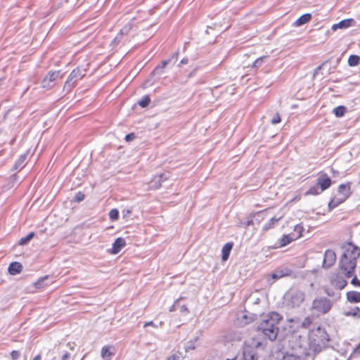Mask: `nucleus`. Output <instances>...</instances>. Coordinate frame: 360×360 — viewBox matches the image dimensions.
Instances as JSON below:
<instances>
[{
	"label": "nucleus",
	"instance_id": "nucleus-5",
	"mask_svg": "<svg viewBox=\"0 0 360 360\" xmlns=\"http://www.w3.org/2000/svg\"><path fill=\"white\" fill-rule=\"evenodd\" d=\"M352 193L351 182L348 181L347 183L340 184L337 188L336 193L328 202L329 210H333L340 204L345 202L351 196Z\"/></svg>",
	"mask_w": 360,
	"mask_h": 360
},
{
	"label": "nucleus",
	"instance_id": "nucleus-8",
	"mask_svg": "<svg viewBox=\"0 0 360 360\" xmlns=\"http://www.w3.org/2000/svg\"><path fill=\"white\" fill-rule=\"evenodd\" d=\"M260 345V342L252 340V342H245L243 349V356L245 360H257V356L255 349L257 348Z\"/></svg>",
	"mask_w": 360,
	"mask_h": 360
},
{
	"label": "nucleus",
	"instance_id": "nucleus-29",
	"mask_svg": "<svg viewBox=\"0 0 360 360\" xmlns=\"http://www.w3.org/2000/svg\"><path fill=\"white\" fill-rule=\"evenodd\" d=\"M109 217L112 221H115L119 218V211L117 209H112L109 212Z\"/></svg>",
	"mask_w": 360,
	"mask_h": 360
},
{
	"label": "nucleus",
	"instance_id": "nucleus-40",
	"mask_svg": "<svg viewBox=\"0 0 360 360\" xmlns=\"http://www.w3.org/2000/svg\"><path fill=\"white\" fill-rule=\"evenodd\" d=\"M70 354L68 353V352H65L62 358H61V360H70Z\"/></svg>",
	"mask_w": 360,
	"mask_h": 360
},
{
	"label": "nucleus",
	"instance_id": "nucleus-38",
	"mask_svg": "<svg viewBox=\"0 0 360 360\" xmlns=\"http://www.w3.org/2000/svg\"><path fill=\"white\" fill-rule=\"evenodd\" d=\"M311 323V318L310 317H307L304 319V321H303V326L304 327H307L309 326L310 324Z\"/></svg>",
	"mask_w": 360,
	"mask_h": 360
},
{
	"label": "nucleus",
	"instance_id": "nucleus-14",
	"mask_svg": "<svg viewBox=\"0 0 360 360\" xmlns=\"http://www.w3.org/2000/svg\"><path fill=\"white\" fill-rule=\"evenodd\" d=\"M125 245V240L123 238H117L112 244L110 253L112 255L117 254Z\"/></svg>",
	"mask_w": 360,
	"mask_h": 360
},
{
	"label": "nucleus",
	"instance_id": "nucleus-16",
	"mask_svg": "<svg viewBox=\"0 0 360 360\" xmlns=\"http://www.w3.org/2000/svg\"><path fill=\"white\" fill-rule=\"evenodd\" d=\"M22 270V266L20 262H13L10 264L8 268V273L11 275L20 274Z\"/></svg>",
	"mask_w": 360,
	"mask_h": 360
},
{
	"label": "nucleus",
	"instance_id": "nucleus-26",
	"mask_svg": "<svg viewBox=\"0 0 360 360\" xmlns=\"http://www.w3.org/2000/svg\"><path fill=\"white\" fill-rule=\"evenodd\" d=\"M323 191H321V188L317 184L316 186H311L307 192L306 195H316L321 193Z\"/></svg>",
	"mask_w": 360,
	"mask_h": 360
},
{
	"label": "nucleus",
	"instance_id": "nucleus-20",
	"mask_svg": "<svg viewBox=\"0 0 360 360\" xmlns=\"http://www.w3.org/2000/svg\"><path fill=\"white\" fill-rule=\"evenodd\" d=\"M112 346L105 345L102 347L101 351V356L105 360H110L113 353L110 351Z\"/></svg>",
	"mask_w": 360,
	"mask_h": 360
},
{
	"label": "nucleus",
	"instance_id": "nucleus-21",
	"mask_svg": "<svg viewBox=\"0 0 360 360\" xmlns=\"http://www.w3.org/2000/svg\"><path fill=\"white\" fill-rule=\"evenodd\" d=\"M295 240L292 237H291L290 235H283L282 238L280 239L279 241V247L283 248L286 246L287 245L290 244L291 242H292Z\"/></svg>",
	"mask_w": 360,
	"mask_h": 360
},
{
	"label": "nucleus",
	"instance_id": "nucleus-19",
	"mask_svg": "<svg viewBox=\"0 0 360 360\" xmlns=\"http://www.w3.org/2000/svg\"><path fill=\"white\" fill-rule=\"evenodd\" d=\"M311 15L310 13H306L301 15L298 19H297L294 25L297 27H299L309 22L311 20Z\"/></svg>",
	"mask_w": 360,
	"mask_h": 360
},
{
	"label": "nucleus",
	"instance_id": "nucleus-31",
	"mask_svg": "<svg viewBox=\"0 0 360 360\" xmlns=\"http://www.w3.org/2000/svg\"><path fill=\"white\" fill-rule=\"evenodd\" d=\"M281 121V118L280 114L278 112H276L274 115L273 118L271 119V122L272 124H276L280 123Z\"/></svg>",
	"mask_w": 360,
	"mask_h": 360
},
{
	"label": "nucleus",
	"instance_id": "nucleus-13",
	"mask_svg": "<svg viewBox=\"0 0 360 360\" xmlns=\"http://www.w3.org/2000/svg\"><path fill=\"white\" fill-rule=\"evenodd\" d=\"M84 72L85 70H82L79 68L74 69L68 76L65 85L70 82H75L77 79L83 78L85 75Z\"/></svg>",
	"mask_w": 360,
	"mask_h": 360
},
{
	"label": "nucleus",
	"instance_id": "nucleus-22",
	"mask_svg": "<svg viewBox=\"0 0 360 360\" xmlns=\"http://www.w3.org/2000/svg\"><path fill=\"white\" fill-rule=\"evenodd\" d=\"M360 63V57L357 55H351L348 58L349 66H356Z\"/></svg>",
	"mask_w": 360,
	"mask_h": 360
},
{
	"label": "nucleus",
	"instance_id": "nucleus-12",
	"mask_svg": "<svg viewBox=\"0 0 360 360\" xmlns=\"http://www.w3.org/2000/svg\"><path fill=\"white\" fill-rule=\"evenodd\" d=\"M59 74V70L49 71L41 81V87L44 89L51 88L52 86L51 83L56 80Z\"/></svg>",
	"mask_w": 360,
	"mask_h": 360
},
{
	"label": "nucleus",
	"instance_id": "nucleus-4",
	"mask_svg": "<svg viewBox=\"0 0 360 360\" xmlns=\"http://www.w3.org/2000/svg\"><path fill=\"white\" fill-rule=\"evenodd\" d=\"M343 253L339 264L356 268V260L360 255V250L352 243H346L342 246Z\"/></svg>",
	"mask_w": 360,
	"mask_h": 360
},
{
	"label": "nucleus",
	"instance_id": "nucleus-25",
	"mask_svg": "<svg viewBox=\"0 0 360 360\" xmlns=\"http://www.w3.org/2000/svg\"><path fill=\"white\" fill-rule=\"evenodd\" d=\"M345 314L347 316L360 317V308L358 307H355L351 309L349 311H346Z\"/></svg>",
	"mask_w": 360,
	"mask_h": 360
},
{
	"label": "nucleus",
	"instance_id": "nucleus-32",
	"mask_svg": "<svg viewBox=\"0 0 360 360\" xmlns=\"http://www.w3.org/2000/svg\"><path fill=\"white\" fill-rule=\"evenodd\" d=\"M351 284L355 287H360V281L357 278V276L354 274V276L351 278Z\"/></svg>",
	"mask_w": 360,
	"mask_h": 360
},
{
	"label": "nucleus",
	"instance_id": "nucleus-17",
	"mask_svg": "<svg viewBox=\"0 0 360 360\" xmlns=\"http://www.w3.org/2000/svg\"><path fill=\"white\" fill-rule=\"evenodd\" d=\"M233 243L232 242L226 243L221 250V259L224 262L226 261L229 257L230 252L233 248Z\"/></svg>",
	"mask_w": 360,
	"mask_h": 360
},
{
	"label": "nucleus",
	"instance_id": "nucleus-39",
	"mask_svg": "<svg viewBox=\"0 0 360 360\" xmlns=\"http://www.w3.org/2000/svg\"><path fill=\"white\" fill-rule=\"evenodd\" d=\"M47 278H48V276H46L42 277V278H41L40 279H39V280L35 283V284H34V285H35V286H36L37 288H39V286L41 285V283L44 280L46 279Z\"/></svg>",
	"mask_w": 360,
	"mask_h": 360
},
{
	"label": "nucleus",
	"instance_id": "nucleus-27",
	"mask_svg": "<svg viewBox=\"0 0 360 360\" xmlns=\"http://www.w3.org/2000/svg\"><path fill=\"white\" fill-rule=\"evenodd\" d=\"M34 236V232H30L27 236L25 237H22L20 239L18 244L20 245H24L27 244L31 239H32Z\"/></svg>",
	"mask_w": 360,
	"mask_h": 360
},
{
	"label": "nucleus",
	"instance_id": "nucleus-44",
	"mask_svg": "<svg viewBox=\"0 0 360 360\" xmlns=\"http://www.w3.org/2000/svg\"><path fill=\"white\" fill-rule=\"evenodd\" d=\"M236 358L235 357V358H233V359H227L226 360H236Z\"/></svg>",
	"mask_w": 360,
	"mask_h": 360
},
{
	"label": "nucleus",
	"instance_id": "nucleus-24",
	"mask_svg": "<svg viewBox=\"0 0 360 360\" xmlns=\"http://www.w3.org/2000/svg\"><path fill=\"white\" fill-rule=\"evenodd\" d=\"M346 112V108L343 105H340L333 109V113L336 117H342Z\"/></svg>",
	"mask_w": 360,
	"mask_h": 360
},
{
	"label": "nucleus",
	"instance_id": "nucleus-41",
	"mask_svg": "<svg viewBox=\"0 0 360 360\" xmlns=\"http://www.w3.org/2000/svg\"><path fill=\"white\" fill-rule=\"evenodd\" d=\"M167 64H168V60H163V61H162L161 68H165Z\"/></svg>",
	"mask_w": 360,
	"mask_h": 360
},
{
	"label": "nucleus",
	"instance_id": "nucleus-10",
	"mask_svg": "<svg viewBox=\"0 0 360 360\" xmlns=\"http://www.w3.org/2000/svg\"><path fill=\"white\" fill-rule=\"evenodd\" d=\"M337 259L335 252L330 249L326 250L323 255L322 266L324 269H329L334 265Z\"/></svg>",
	"mask_w": 360,
	"mask_h": 360
},
{
	"label": "nucleus",
	"instance_id": "nucleus-18",
	"mask_svg": "<svg viewBox=\"0 0 360 360\" xmlns=\"http://www.w3.org/2000/svg\"><path fill=\"white\" fill-rule=\"evenodd\" d=\"M347 300L352 303L360 302V292L357 291H349L347 292Z\"/></svg>",
	"mask_w": 360,
	"mask_h": 360
},
{
	"label": "nucleus",
	"instance_id": "nucleus-30",
	"mask_svg": "<svg viewBox=\"0 0 360 360\" xmlns=\"http://www.w3.org/2000/svg\"><path fill=\"white\" fill-rule=\"evenodd\" d=\"M84 197H85L84 194L82 192L79 191L76 193V195L74 198V201L76 202H79L84 199Z\"/></svg>",
	"mask_w": 360,
	"mask_h": 360
},
{
	"label": "nucleus",
	"instance_id": "nucleus-45",
	"mask_svg": "<svg viewBox=\"0 0 360 360\" xmlns=\"http://www.w3.org/2000/svg\"><path fill=\"white\" fill-rule=\"evenodd\" d=\"M181 63H186L184 60H182Z\"/></svg>",
	"mask_w": 360,
	"mask_h": 360
},
{
	"label": "nucleus",
	"instance_id": "nucleus-15",
	"mask_svg": "<svg viewBox=\"0 0 360 360\" xmlns=\"http://www.w3.org/2000/svg\"><path fill=\"white\" fill-rule=\"evenodd\" d=\"M354 20L352 18L345 19L339 22L338 23L332 25V30L333 31L338 29H346L352 26Z\"/></svg>",
	"mask_w": 360,
	"mask_h": 360
},
{
	"label": "nucleus",
	"instance_id": "nucleus-1",
	"mask_svg": "<svg viewBox=\"0 0 360 360\" xmlns=\"http://www.w3.org/2000/svg\"><path fill=\"white\" fill-rule=\"evenodd\" d=\"M282 319L283 316L279 313L276 311L269 312L260 321L258 330L269 340H275L279 332L278 325Z\"/></svg>",
	"mask_w": 360,
	"mask_h": 360
},
{
	"label": "nucleus",
	"instance_id": "nucleus-36",
	"mask_svg": "<svg viewBox=\"0 0 360 360\" xmlns=\"http://www.w3.org/2000/svg\"><path fill=\"white\" fill-rule=\"evenodd\" d=\"M136 136H135V134L134 133H130V134H128L125 136V141L129 142V141H133L134 139H135Z\"/></svg>",
	"mask_w": 360,
	"mask_h": 360
},
{
	"label": "nucleus",
	"instance_id": "nucleus-37",
	"mask_svg": "<svg viewBox=\"0 0 360 360\" xmlns=\"http://www.w3.org/2000/svg\"><path fill=\"white\" fill-rule=\"evenodd\" d=\"M264 57H261V58H257L254 63H253V66L254 67H258L259 65H260L262 64V63L263 62V59H264Z\"/></svg>",
	"mask_w": 360,
	"mask_h": 360
},
{
	"label": "nucleus",
	"instance_id": "nucleus-43",
	"mask_svg": "<svg viewBox=\"0 0 360 360\" xmlns=\"http://www.w3.org/2000/svg\"><path fill=\"white\" fill-rule=\"evenodd\" d=\"M32 360H41V355L40 354H38L37 356H35Z\"/></svg>",
	"mask_w": 360,
	"mask_h": 360
},
{
	"label": "nucleus",
	"instance_id": "nucleus-7",
	"mask_svg": "<svg viewBox=\"0 0 360 360\" xmlns=\"http://www.w3.org/2000/svg\"><path fill=\"white\" fill-rule=\"evenodd\" d=\"M332 308V302L327 297L315 298L311 303V310L317 316L328 313Z\"/></svg>",
	"mask_w": 360,
	"mask_h": 360
},
{
	"label": "nucleus",
	"instance_id": "nucleus-23",
	"mask_svg": "<svg viewBox=\"0 0 360 360\" xmlns=\"http://www.w3.org/2000/svg\"><path fill=\"white\" fill-rule=\"evenodd\" d=\"M278 220H279V219L272 217L267 223H266L264 225L263 230L267 231L269 229H273Z\"/></svg>",
	"mask_w": 360,
	"mask_h": 360
},
{
	"label": "nucleus",
	"instance_id": "nucleus-34",
	"mask_svg": "<svg viewBox=\"0 0 360 360\" xmlns=\"http://www.w3.org/2000/svg\"><path fill=\"white\" fill-rule=\"evenodd\" d=\"M283 360H302V359L298 356L288 355L287 356H284Z\"/></svg>",
	"mask_w": 360,
	"mask_h": 360
},
{
	"label": "nucleus",
	"instance_id": "nucleus-6",
	"mask_svg": "<svg viewBox=\"0 0 360 360\" xmlns=\"http://www.w3.org/2000/svg\"><path fill=\"white\" fill-rule=\"evenodd\" d=\"M284 300L288 307H299L305 300V293L299 288H290L285 293Z\"/></svg>",
	"mask_w": 360,
	"mask_h": 360
},
{
	"label": "nucleus",
	"instance_id": "nucleus-9",
	"mask_svg": "<svg viewBox=\"0 0 360 360\" xmlns=\"http://www.w3.org/2000/svg\"><path fill=\"white\" fill-rule=\"evenodd\" d=\"M271 277L274 280H278L284 277L296 278V275L292 270L288 267L278 268L271 275Z\"/></svg>",
	"mask_w": 360,
	"mask_h": 360
},
{
	"label": "nucleus",
	"instance_id": "nucleus-28",
	"mask_svg": "<svg viewBox=\"0 0 360 360\" xmlns=\"http://www.w3.org/2000/svg\"><path fill=\"white\" fill-rule=\"evenodd\" d=\"M150 103V98L148 96H145L139 101V105L141 108H146Z\"/></svg>",
	"mask_w": 360,
	"mask_h": 360
},
{
	"label": "nucleus",
	"instance_id": "nucleus-2",
	"mask_svg": "<svg viewBox=\"0 0 360 360\" xmlns=\"http://www.w3.org/2000/svg\"><path fill=\"white\" fill-rule=\"evenodd\" d=\"M356 269L349 266L338 264V267L330 278V284L337 290L344 289L355 273Z\"/></svg>",
	"mask_w": 360,
	"mask_h": 360
},
{
	"label": "nucleus",
	"instance_id": "nucleus-35",
	"mask_svg": "<svg viewBox=\"0 0 360 360\" xmlns=\"http://www.w3.org/2000/svg\"><path fill=\"white\" fill-rule=\"evenodd\" d=\"M11 356L13 360H17L20 356V352L17 350H13L11 352Z\"/></svg>",
	"mask_w": 360,
	"mask_h": 360
},
{
	"label": "nucleus",
	"instance_id": "nucleus-11",
	"mask_svg": "<svg viewBox=\"0 0 360 360\" xmlns=\"http://www.w3.org/2000/svg\"><path fill=\"white\" fill-rule=\"evenodd\" d=\"M316 184L321 188V191H324L330 187L332 180L326 173L321 172H319Z\"/></svg>",
	"mask_w": 360,
	"mask_h": 360
},
{
	"label": "nucleus",
	"instance_id": "nucleus-33",
	"mask_svg": "<svg viewBox=\"0 0 360 360\" xmlns=\"http://www.w3.org/2000/svg\"><path fill=\"white\" fill-rule=\"evenodd\" d=\"M182 358L181 352H178V354H173L168 356L167 360H181Z\"/></svg>",
	"mask_w": 360,
	"mask_h": 360
},
{
	"label": "nucleus",
	"instance_id": "nucleus-42",
	"mask_svg": "<svg viewBox=\"0 0 360 360\" xmlns=\"http://www.w3.org/2000/svg\"><path fill=\"white\" fill-rule=\"evenodd\" d=\"M153 325H154V323L153 321H149V322L145 323L143 326L146 328L147 326H153Z\"/></svg>",
	"mask_w": 360,
	"mask_h": 360
},
{
	"label": "nucleus",
	"instance_id": "nucleus-3",
	"mask_svg": "<svg viewBox=\"0 0 360 360\" xmlns=\"http://www.w3.org/2000/svg\"><path fill=\"white\" fill-rule=\"evenodd\" d=\"M329 340V335L326 330L318 327L309 332V348L314 353H319L326 347Z\"/></svg>",
	"mask_w": 360,
	"mask_h": 360
}]
</instances>
